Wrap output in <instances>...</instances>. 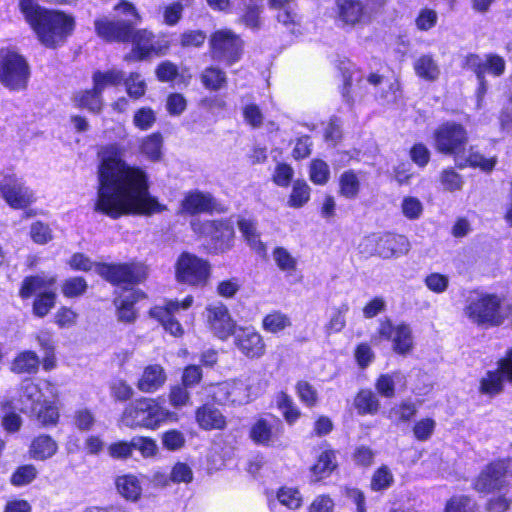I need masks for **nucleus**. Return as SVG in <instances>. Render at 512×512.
Masks as SVG:
<instances>
[{
  "mask_svg": "<svg viewBox=\"0 0 512 512\" xmlns=\"http://www.w3.org/2000/svg\"><path fill=\"white\" fill-rule=\"evenodd\" d=\"M309 197V186L305 182L297 180L293 184L288 203L291 207H301L309 200Z\"/></svg>",
  "mask_w": 512,
  "mask_h": 512,
  "instance_id": "53",
  "label": "nucleus"
},
{
  "mask_svg": "<svg viewBox=\"0 0 512 512\" xmlns=\"http://www.w3.org/2000/svg\"><path fill=\"white\" fill-rule=\"evenodd\" d=\"M378 332L381 337L392 342L395 353L406 355L412 351L413 335L408 324L393 325L390 320H385L380 323Z\"/></svg>",
  "mask_w": 512,
  "mask_h": 512,
  "instance_id": "18",
  "label": "nucleus"
},
{
  "mask_svg": "<svg viewBox=\"0 0 512 512\" xmlns=\"http://www.w3.org/2000/svg\"><path fill=\"white\" fill-rule=\"evenodd\" d=\"M92 78L95 88L103 93L106 88L119 85L124 74L120 70L112 69L106 72L96 71Z\"/></svg>",
  "mask_w": 512,
  "mask_h": 512,
  "instance_id": "40",
  "label": "nucleus"
},
{
  "mask_svg": "<svg viewBox=\"0 0 512 512\" xmlns=\"http://www.w3.org/2000/svg\"><path fill=\"white\" fill-rule=\"evenodd\" d=\"M364 252L377 255L383 259L405 255L410 250V243L403 235L387 233L384 235L372 234L364 243Z\"/></svg>",
  "mask_w": 512,
  "mask_h": 512,
  "instance_id": "8",
  "label": "nucleus"
},
{
  "mask_svg": "<svg viewBox=\"0 0 512 512\" xmlns=\"http://www.w3.org/2000/svg\"><path fill=\"white\" fill-rule=\"evenodd\" d=\"M277 406L289 424H293L300 416V412L295 406L292 398L284 392L278 394Z\"/></svg>",
  "mask_w": 512,
  "mask_h": 512,
  "instance_id": "48",
  "label": "nucleus"
},
{
  "mask_svg": "<svg viewBox=\"0 0 512 512\" xmlns=\"http://www.w3.org/2000/svg\"><path fill=\"white\" fill-rule=\"evenodd\" d=\"M194 232L210 237L215 248L221 252L232 247L234 240V227L230 220L204 221L194 220L191 222Z\"/></svg>",
  "mask_w": 512,
  "mask_h": 512,
  "instance_id": "11",
  "label": "nucleus"
},
{
  "mask_svg": "<svg viewBox=\"0 0 512 512\" xmlns=\"http://www.w3.org/2000/svg\"><path fill=\"white\" fill-rule=\"evenodd\" d=\"M338 19L343 25L354 27L368 18L364 4L360 0H336Z\"/></svg>",
  "mask_w": 512,
  "mask_h": 512,
  "instance_id": "22",
  "label": "nucleus"
},
{
  "mask_svg": "<svg viewBox=\"0 0 512 512\" xmlns=\"http://www.w3.org/2000/svg\"><path fill=\"white\" fill-rule=\"evenodd\" d=\"M506 472L505 462L490 463L477 477L474 483L475 490L486 494L501 490L506 484Z\"/></svg>",
  "mask_w": 512,
  "mask_h": 512,
  "instance_id": "21",
  "label": "nucleus"
},
{
  "mask_svg": "<svg viewBox=\"0 0 512 512\" xmlns=\"http://www.w3.org/2000/svg\"><path fill=\"white\" fill-rule=\"evenodd\" d=\"M201 83L210 91L223 89L227 84V76L221 69L211 66L205 68L200 75Z\"/></svg>",
  "mask_w": 512,
  "mask_h": 512,
  "instance_id": "38",
  "label": "nucleus"
},
{
  "mask_svg": "<svg viewBox=\"0 0 512 512\" xmlns=\"http://www.w3.org/2000/svg\"><path fill=\"white\" fill-rule=\"evenodd\" d=\"M117 492L127 501L137 502L141 499L143 486L140 478L134 474L120 475L115 479Z\"/></svg>",
  "mask_w": 512,
  "mask_h": 512,
  "instance_id": "27",
  "label": "nucleus"
},
{
  "mask_svg": "<svg viewBox=\"0 0 512 512\" xmlns=\"http://www.w3.org/2000/svg\"><path fill=\"white\" fill-rule=\"evenodd\" d=\"M426 287L437 294L444 293L449 286V277L440 273H431L424 279Z\"/></svg>",
  "mask_w": 512,
  "mask_h": 512,
  "instance_id": "61",
  "label": "nucleus"
},
{
  "mask_svg": "<svg viewBox=\"0 0 512 512\" xmlns=\"http://www.w3.org/2000/svg\"><path fill=\"white\" fill-rule=\"evenodd\" d=\"M445 512H474L473 503L468 496H454L446 505Z\"/></svg>",
  "mask_w": 512,
  "mask_h": 512,
  "instance_id": "63",
  "label": "nucleus"
},
{
  "mask_svg": "<svg viewBox=\"0 0 512 512\" xmlns=\"http://www.w3.org/2000/svg\"><path fill=\"white\" fill-rule=\"evenodd\" d=\"M440 182L444 190L454 192L462 189L463 179L453 168H448L442 171L440 175Z\"/></svg>",
  "mask_w": 512,
  "mask_h": 512,
  "instance_id": "56",
  "label": "nucleus"
},
{
  "mask_svg": "<svg viewBox=\"0 0 512 512\" xmlns=\"http://www.w3.org/2000/svg\"><path fill=\"white\" fill-rule=\"evenodd\" d=\"M193 296L188 295L181 302L169 301L165 307H154L151 309L150 314L157 318L164 329L173 336H181L183 334V328L181 324L174 318V315L180 310H187L193 304Z\"/></svg>",
  "mask_w": 512,
  "mask_h": 512,
  "instance_id": "20",
  "label": "nucleus"
},
{
  "mask_svg": "<svg viewBox=\"0 0 512 512\" xmlns=\"http://www.w3.org/2000/svg\"><path fill=\"white\" fill-rule=\"evenodd\" d=\"M76 107L84 108L92 113H100L103 107L102 92L95 86L90 90H84L76 93L73 97Z\"/></svg>",
  "mask_w": 512,
  "mask_h": 512,
  "instance_id": "31",
  "label": "nucleus"
},
{
  "mask_svg": "<svg viewBox=\"0 0 512 512\" xmlns=\"http://www.w3.org/2000/svg\"><path fill=\"white\" fill-rule=\"evenodd\" d=\"M445 512H474L473 503L468 496H454L446 505Z\"/></svg>",
  "mask_w": 512,
  "mask_h": 512,
  "instance_id": "64",
  "label": "nucleus"
},
{
  "mask_svg": "<svg viewBox=\"0 0 512 512\" xmlns=\"http://www.w3.org/2000/svg\"><path fill=\"white\" fill-rule=\"evenodd\" d=\"M392 483V473L386 466H383L374 472L370 486L373 491H381L389 488Z\"/></svg>",
  "mask_w": 512,
  "mask_h": 512,
  "instance_id": "55",
  "label": "nucleus"
},
{
  "mask_svg": "<svg viewBox=\"0 0 512 512\" xmlns=\"http://www.w3.org/2000/svg\"><path fill=\"white\" fill-rule=\"evenodd\" d=\"M262 0H237V9L245 24L256 28L260 23Z\"/></svg>",
  "mask_w": 512,
  "mask_h": 512,
  "instance_id": "35",
  "label": "nucleus"
},
{
  "mask_svg": "<svg viewBox=\"0 0 512 512\" xmlns=\"http://www.w3.org/2000/svg\"><path fill=\"white\" fill-rule=\"evenodd\" d=\"M95 272L113 284H136L146 278L142 264H97Z\"/></svg>",
  "mask_w": 512,
  "mask_h": 512,
  "instance_id": "12",
  "label": "nucleus"
},
{
  "mask_svg": "<svg viewBox=\"0 0 512 512\" xmlns=\"http://www.w3.org/2000/svg\"><path fill=\"white\" fill-rule=\"evenodd\" d=\"M434 141L439 152L454 155L458 161V157L464 153L468 143V134L461 124L447 122L435 130Z\"/></svg>",
  "mask_w": 512,
  "mask_h": 512,
  "instance_id": "7",
  "label": "nucleus"
},
{
  "mask_svg": "<svg viewBox=\"0 0 512 512\" xmlns=\"http://www.w3.org/2000/svg\"><path fill=\"white\" fill-rule=\"evenodd\" d=\"M459 167H465L466 165L472 167H480L484 171L493 170L496 159L495 158H485L482 154L478 152H474L472 149L469 152V155L466 158H462L460 155L458 157V161H456Z\"/></svg>",
  "mask_w": 512,
  "mask_h": 512,
  "instance_id": "45",
  "label": "nucleus"
},
{
  "mask_svg": "<svg viewBox=\"0 0 512 512\" xmlns=\"http://www.w3.org/2000/svg\"><path fill=\"white\" fill-rule=\"evenodd\" d=\"M58 395L57 387L49 381L43 380L34 383L30 380L23 381L20 389L19 401L22 405L21 411L24 413L37 410L43 400L56 398Z\"/></svg>",
  "mask_w": 512,
  "mask_h": 512,
  "instance_id": "14",
  "label": "nucleus"
},
{
  "mask_svg": "<svg viewBox=\"0 0 512 512\" xmlns=\"http://www.w3.org/2000/svg\"><path fill=\"white\" fill-rule=\"evenodd\" d=\"M339 69L341 70L343 76V87L341 91L342 98L350 103L354 98L351 93L353 83L361 82L363 79V74L355 67L354 64L349 61H342L340 63Z\"/></svg>",
  "mask_w": 512,
  "mask_h": 512,
  "instance_id": "33",
  "label": "nucleus"
},
{
  "mask_svg": "<svg viewBox=\"0 0 512 512\" xmlns=\"http://www.w3.org/2000/svg\"><path fill=\"white\" fill-rule=\"evenodd\" d=\"M215 207L213 196L199 190L188 192L181 201V212L191 215L211 212Z\"/></svg>",
  "mask_w": 512,
  "mask_h": 512,
  "instance_id": "24",
  "label": "nucleus"
},
{
  "mask_svg": "<svg viewBox=\"0 0 512 512\" xmlns=\"http://www.w3.org/2000/svg\"><path fill=\"white\" fill-rule=\"evenodd\" d=\"M273 260L277 267L289 274L292 275L297 268V259L292 256L285 248L276 247L272 253Z\"/></svg>",
  "mask_w": 512,
  "mask_h": 512,
  "instance_id": "46",
  "label": "nucleus"
},
{
  "mask_svg": "<svg viewBox=\"0 0 512 512\" xmlns=\"http://www.w3.org/2000/svg\"><path fill=\"white\" fill-rule=\"evenodd\" d=\"M0 194L14 209H22L35 202L34 192L15 174H6L0 178Z\"/></svg>",
  "mask_w": 512,
  "mask_h": 512,
  "instance_id": "13",
  "label": "nucleus"
},
{
  "mask_svg": "<svg viewBox=\"0 0 512 512\" xmlns=\"http://www.w3.org/2000/svg\"><path fill=\"white\" fill-rule=\"evenodd\" d=\"M29 65L18 52L3 48L0 50V82L11 90L26 87L29 78Z\"/></svg>",
  "mask_w": 512,
  "mask_h": 512,
  "instance_id": "6",
  "label": "nucleus"
},
{
  "mask_svg": "<svg viewBox=\"0 0 512 512\" xmlns=\"http://www.w3.org/2000/svg\"><path fill=\"white\" fill-rule=\"evenodd\" d=\"M210 276V265L207 261L190 253H183L176 264L178 282L192 286H203Z\"/></svg>",
  "mask_w": 512,
  "mask_h": 512,
  "instance_id": "9",
  "label": "nucleus"
},
{
  "mask_svg": "<svg viewBox=\"0 0 512 512\" xmlns=\"http://www.w3.org/2000/svg\"><path fill=\"white\" fill-rule=\"evenodd\" d=\"M464 314L472 323L486 327L499 326L505 319L501 299L493 294L469 297Z\"/></svg>",
  "mask_w": 512,
  "mask_h": 512,
  "instance_id": "4",
  "label": "nucleus"
},
{
  "mask_svg": "<svg viewBox=\"0 0 512 512\" xmlns=\"http://www.w3.org/2000/svg\"><path fill=\"white\" fill-rule=\"evenodd\" d=\"M232 336L235 347L247 358L258 359L265 354L264 339L254 327L239 326Z\"/></svg>",
  "mask_w": 512,
  "mask_h": 512,
  "instance_id": "19",
  "label": "nucleus"
},
{
  "mask_svg": "<svg viewBox=\"0 0 512 512\" xmlns=\"http://www.w3.org/2000/svg\"><path fill=\"white\" fill-rule=\"evenodd\" d=\"M58 450V445L54 439L48 435L36 437L29 449L30 456L35 460H46L51 458Z\"/></svg>",
  "mask_w": 512,
  "mask_h": 512,
  "instance_id": "32",
  "label": "nucleus"
},
{
  "mask_svg": "<svg viewBox=\"0 0 512 512\" xmlns=\"http://www.w3.org/2000/svg\"><path fill=\"white\" fill-rule=\"evenodd\" d=\"M348 310L349 306L347 303H343L333 310L330 320L326 326L328 333L340 332L345 327L346 313Z\"/></svg>",
  "mask_w": 512,
  "mask_h": 512,
  "instance_id": "54",
  "label": "nucleus"
},
{
  "mask_svg": "<svg viewBox=\"0 0 512 512\" xmlns=\"http://www.w3.org/2000/svg\"><path fill=\"white\" fill-rule=\"evenodd\" d=\"M506 374L498 366L496 371H488L480 382V391L484 394L495 395L503 390V381Z\"/></svg>",
  "mask_w": 512,
  "mask_h": 512,
  "instance_id": "42",
  "label": "nucleus"
},
{
  "mask_svg": "<svg viewBox=\"0 0 512 512\" xmlns=\"http://www.w3.org/2000/svg\"><path fill=\"white\" fill-rule=\"evenodd\" d=\"M279 503L291 510H297L302 506L303 497L297 488L282 486L276 493Z\"/></svg>",
  "mask_w": 512,
  "mask_h": 512,
  "instance_id": "44",
  "label": "nucleus"
},
{
  "mask_svg": "<svg viewBox=\"0 0 512 512\" xmlns=\"http://www.w3.org/2000/svg\"><path fill=\"white\" fill-rule=\"evenodd\" d=\"M340 193L342 196L352 199L359 192L360 183L357 175L352 170L345 171L340 177Z\"/></svg>",
  "mask_w": 512,
  "mask_h": 512,
  "instance_id": "47",
  "label": "nucleus"
},
{
  "mask_svg": "<svg viewBox=\"0 0 512 512\" xmlns=\"http://www.w3.org/2000/svg\"><path fill=\"white\" fill-rule=\"evenodd\" d=\"M156 121L155 112L149 107L138 109L133 116V124L140 130L150 129Z\"/></svg>",
  "mask_w": 512,
  "mask_h": 512,
  "instance_id": "58",
  "label": "nucleus"
},
{
  "mask_svg": "<svg viewBox=\"0 0 512 512\" xmlns=\"http://www.w3.org/2000/svg\"><path fill=\"white\" fill-rule=\"evenodd\" d=\"M37 475V470L33 465H24L19 467L11 477V483L14 486H24L31 483Z\"/></svg>",
  "mask_w": 512,
  "mask_h": 512,
  "instance_id": "60",
  "label": "nucleus"
},
{
  "mask_svg": "<svg viewBox=\"0 0 512 512\" xmlns=\"http://www.w3.org/2000/svg\"><path fill=\"white\" fill-rule=\"evenodd\" d=\"M133 450L139 451L143 458L155 457L159 451L156 441L149 437H133Z\"/></svg>",
  "mask_w": 512,
  "mask_h": 512,
  "instance_id": "51",
  "label": "nucleus"
},
{
  "mask_svg": "<svg viewBox=\"0 0 512 512\" xmlns=\"http://www.w3.org/2000/svg\"><path fill=\"white\" fill-rule=\"evenodd\" d=\"M56 294L54 291H44L37 295L33 303V313L38 317L46 316L55 305Z\"/></svg>",
  "mask_w": 512,
  "mask_h": 512,
  "instance_id": "49",
  "label": "nucleus"
},
{
  "mask_svg": "<svg viewBox=\"0 0 512 512\" xmlns=\"http://www.w3.org/2000/svg\"><path fill=\"white\" fill-rule=\"evenodd\" d=\"M31 414L34 415L43 426H54L59 420L58 408L55 402L50 401L49 398L43 400V403L37 407V410L31 412Z\"/></svg>",
  "mask_w": 512,
  "mask_h": 512,
  "instance_id": "39",
  "label": "nucleus"
},
{
  "mask_svg": "<svg viewBox=\"0 0 512 512\" xmlns=\"http://www.w3.org/2000/svg\"><path fill=\"white\" fill-rule=\"evenodd\" d=\"M355 406L359 414H375L379 410L380 403L371 390H361L355 398Z\"/></svg>",
  "mask_w": 512,
  "mask_h": 512,
  "instance_id": "43",
  "label": "nucleus"
},
{
  "mask_svg": "<svg viewBox=\"0 0 512 512\" xmlns=\"http://www.w3.org/2000/svg\"><path fill=\"white\" fill-rule=\"evenodd\" d=\"M130 40L134 44L133 57L136 59H143L151 53H160L162 49H167L168 44L163 46L158 41L154 40V36L147 30L132 31Z\"/></svg>",
  "mask_w": 512,
  "mask_h": 512,
  "instance_id": "25",
  "label": "nucleus"
},
{
  "mask_svg": "<svg viewBox=\"0 0 512 512\" xmlns=\"http://www.w3.org/2000/svg\"><path fill=\"white\" fill-rule=\"evenodd\" d=\"M210 47L213 59L232 65L240 58L242 41L231 30L221 29L211 35Z\"/></svg>",
  "mask_w": 512,
  "mask_h": 512,
  "instance_id": "10",
  "label": "nucleus"
},
{
  "mask_svg": "<svg viewBox=\"0 0 512 512\" xmlns=\"http://www.w3.org/2000/svg\"><path fill=\"white\" fill-rule=\"evenodd\" d=\"M172 413L157 400L140 398L128 405L121 417L123 425L129 428L157 429Z\"/></svg>",
  "mask_w": 512,
  "mask_h": 512,
  "instance_id": "3",
  "label": "nucleus"
},
{
  "mask_svg": "<svg viewBox=\"0 0 512 512\" xmlns=\"http://www.w3.org/2000/svg\"><path fill=\"white\" fill-rule=\"evenodd\" d=\"M20 9L42 44L55 47L64 42L74 29V18L58 11L39 7L36 0H21Z\"/></svg>",
  "mask_w": 512,
  "mask_h": 512,
  "instance_id": "2",
  "label": "nucleus"
},
{
  "mask_svg": "<svg viewBox=\"0 0 512 512\" xmlns=\"http://www.w3.org/2000/svg\"><path fill=\"white\" fill-rule=\"evenodd\" d=\"M196 421L204 430L223 429L226 426L223 414L210 405H203L196 410Z\"/></svg>",
  "mask_w": 512,
  "mask_h": 512,
  "instance_id": "29",
  "label": "nucleus"
},
{
  "mask_svg": "<svg viewBox=\"0 0 512 512\" xmlns=\"http://www.w3.org/2000/svg\"><path fill=\"white\" fill-rule=\"evenodd\" d=\"M143 297L144 294L134 288L124 289L119 297L115 300L119 320L127 323L134 321L136 317L134 304Z\"/></svg>",
  "mask_w": 512,
  "mask_h": 512,
  "instance_id": "26",
  "label": "nucleus"
},
{
  "mask_svg": "<svg viewBox=\"0 0 512 512\" xmlns=\"http://www.w3.org/2000/svg\"><path fill=\"white\" fill-rule=\"evenodd\" d=\"M115 9L127 16L125 20L112 21L108 18H100L95 21V30L101 38L107 41H129L132 35V27L139 21L136 8L129 2L123 1Z\"/></svg>",
  "mask_w": 512,
  "mask_h": 512,
  "instance_id": "5",
  "label": "nucleus"
},
{
  "mask_svg": "<svg viewBox=\"0 0 512 512\" xmlns=\"http://www.w3.org/2000/svg\"><path fill=\"white\" fill-rule=\"evenodd\" d=\"M166 381L165 369L160 364H150L143 369L136 387L143 393H154L161 389Z\"/></svg>",
  "mask_w": 512,
  "mask_h": 512,
  "instance_id": "23",
  "label": "nucleus"
},
{
  "mask_svg": "<svg viewBox=\"0 0 512 512\" xmlns=\"http://www.w3.org/2000/svg\"><path fill=\"white\" fill-rule=\"evenodd\" d=\"M416 75L426 81H435L439 78L440 67L430 54L420 56L413 65Z\"/></svg>",
  "mask_w": 512,
  "mask_h": 512,
  "instance_id": "34",
  "label": "nucleus"
},
{
  "mask_svg": "<svg viewBox=\"0 0 512 512\" xmlns=\"http://www.w3.org/2000/svg\"><path fill=\"white\" fill-rule=\"evenodd\" d=\"M249 435L257 445L280 446L282 445L283 425L273 416L260 417L251 425Z\"/></svg>",
  "mask_w": 512,
  "mask_h": 512,
  "instance_id": "16",
  "label": "nucleus"
},
{
  "mask_svg": "<svg viewBox=\"0 0 512 512\" xmlns=\"http://www.w3.org/2000/svg\"><path fill=\"white\" fill-rule=\"evenodd\" d=\"M342 120L333 116L329 119L324 131V139L330 146H336L343 138Z\"/></svg>",
  "mask_w": 512,
  "mask_h": 512,
  "instance_id": "50",
  "label": "nucleus"
},
{
  "mask_svg": "<svg viewBox=\"0 0 512 512\" xmlns=\"http://www.w3.org/2000/svg\"><path fill=\"white\" fill-rule=\"evenodd\" d=\"M163 138L160 133H152L140 142V153L148 160L156 162L162 157Z\"/></svg>",
  "mask_w": 512,
  "mask_h": 512,
  "instance_id": "36",
  "label": "nucleus"
},
{
  "mask_svg": "<svg viewBox=\"0 0 512 512\" xmlns=\"http://www.w3.org/2000/svg\"><path fill=\"white\" fill-rule=\"evenodd\" d=\"M205 319L211 333L223 341L232 336L239 327L232 319L228 308L222 303L207 306Z\"/></svg>",
  "mask_w": 512,
  "mask_h": 512,
  "instance_id": "15",
  "label": "nucleus"
},
{
  "mask_svg": "<svg viewBox=\"0 0 512 512\" xmlns=\"http://www.w3.org/2000/svg\"><path fill=\"white\" fill-rule=\"evenodd\" d=\"M161 443L169 451H178L185 446L186 438L181 431L171 429L161 435Z\"/></svg>",
  "mask_w": 512,
  "mask_h": 512,
  "instance_id": "52",
  "label": "nucleus"
},
{
  "mask_svg": "<svg viewBox=\"0 0 512 512\" xmlns=\"http://www.w3.org/2000/svg\"><path fill=\"white\" fill-rule=\"evenodd\" d=\"M126 149L120 143H109L98 151V189L95 210L117 219L123 215L160 213L166 206L149 193L148 176L137 166L128 164Z\"/></svg>",
  "mask_w": 512,
  "mask_h": 512,
  "instance_id": "1",
  "label": "nucleus"
},
{
  "mask_svg": "<svg viewBox=\"0 0 512 512\" xmlns=\"http://www.w3.org/2000/svg\"><path fill=\"white\" fill-rule=\"evenodd\" d=\"M108 455L117 460H125L132 456L133 446L132 439L130 441H117L111 443L108 448Z\"/></svg>",
  "mask_w": 512,
  "mask_h": 512,
  "instance_id": "59",
  "label": "nucleus"
},
{
  "mask_svg": "<svg viewBox=\"0 0 512 512\" xmlns=\"http://www.w3.org/2000/svg\"><path fill=\"white\" fill-rule=\"evenodd\" d=\"M127 94L131 98L138 99L145 94L146 84L138 73H131L129 77L124 80Z\"/></svg>",
  "mask_w": 512,
  "mask_h": 512,
  "instance_id": "57",
  "label": "nucleus"
},
{
  "mask_svg": "<svg viewBox=\"0 0 512 512\" xmlns=\"http://www.w3.org/2000/svg\"><path fill=\"white\" fill-rule=\"evenodd\" d=\"M237 224L247 245L258 255H265L266 245L260 239L256 221L250 218H240Z\"/></svg>",
  "mask_w": 512,
  "mask_h": 512,
  "instance_id": "28",
  "label": "nucleus"
},
{
  "mask_svg": "<svg viewBox=\"0 0 512 512\" xmlns=\"http://www.w3.org/2000/svg\"><path fill=\"white\" fill-rule=\"evenodd\" d=\"M291 325L290 317L277 310L268 313L262 320L263 330L272 334L280 333L291 327Z\"/></svg>",
  "mask_w": 512,
  "mask_h": 512,
  "instance_id": "37",
  "label": "nucleus"
},
{
  "mask_svg": "<svg viewBox=\"0 0 512 512\" xmlns=\"http://www.w3.org/2000/svg\"><path fill=\"white\" fill-rule=\"evenodd\" d=\"M211 394L219 404L243 405L250 400V389L242 380H230L211 386Z\"/></svg>",
  "mask_w": 512,
  "mask_h": 512,
  "instance_id": "17",
  "label": "nucleus"
},
{
  "mask_svg": "<svg viewBox=\"0 0 512 512\" xmlns=\"http://www.w3.org/2000/svg\"><path fill=\"white\" fill-rule=\"evenodd\" d=\"M39 367V358L33 351L20 353L12 363V371L15 373H35Z\"/></svg>",
  "mask_w": 512,
  "mask_h": 512,
  "instance_id": "41",
  "label": "nucleus"
},
{
  "mask_svg": "<svg viewBox=\"0 0 512 512\" xmlns=\"http://www.w3.org/2000/svg\"><path fill=\"white\" fill-rule=\"evenodd\" d=\"M55 283L54 277L48 276H30L26 277L19 292V295L23 299L30 298L33 294H41L44 291H53L52 287Z\"/></svg>",
  "mask_w": 512,
  "mask_h": 512,
  "instance_id": "30",
  "label": "nucleus"
},
{
  "mask_svg": "<svg viewBox=\"0 0 512 512\" xmlns=\"http://www.w3.org/2000/svg\"><path fill=\"white\" fill-rule=\"evenodd\" d=\"M87 289V283L82 277H72L63 284L62 292L66 297L72 298L82 295Z\"/></svg>",
  "mask_w": 512,
  "mask_h": 512,
  "instance_id": "62",
  "label": "nucleus"
}]
</instances>
